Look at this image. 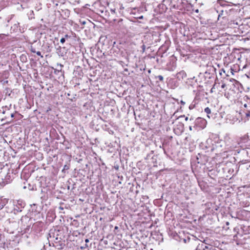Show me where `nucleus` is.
Instances as JSON below:
<instances>
[{
	"label": "nucleus",
	"mask_w": 250,
	"mask_h": 250,
	"mask_svg": "<svg viewBox=\"0 0 250 250\" xmlns=\"http://www.w3.org/2000/svg\"><path fill=\"white\" fill-rule=\"evenodd\" d=\"M207 124V122L205 119L202 118H198L195 120V126L200 129H203L206 127Z\"/></svg>",
	"instance_id": "7ed1b4c3"
},
{
	"label": "nucleus",
	"mask_w": 250,
	"mask_h": 250,
	"mask_svg": "<svg viewBox=\"0 0 250 250\" xmlns=\"http://www.w3.org/2000/svg\"><path fill=\"white\" fill-rule=\"evenodd\" d=\"M239 93V90L235 85H232L228 91V96L227 98L228 99H233L237 98Z\"/></svg>",
	"instance_id": "f03ea898"
},
{
	"label": "nucleus",
	"mask_w": 250,
	"mask_h": 250,
	"mask_svg": "<svg viewBox=\"0 0 250 250\" xmlns=\"http://www.w3.org/2000/svg\"><path fill=\"white\" fill-rule=\"evenodd\" d=\"M157 78H158V79L160 81H163V77L162 76V75H159Z\"/></svg>",
	"instance_id": "1a4fd4ad"
},
{
	"label": "nucleus",
	"mask_w": 250,
	"mask_h": 250,
	"mask_svg": "<svg viewBox=\"0 0 250 250\" xmlns=\"http://www.w3.org/2000/svg\"><path fill=\"white\" fill-rule=\"evenodd\" d=\"M111 13L112 14L116 13V9H111Z\"/></svg>",
	"instance_id": "f8f14e48"
},
{
	"label": "nucleus",
	"mask_w": 250,
	"mask_h": 250,
	"mask_svg": "<svg viewBox=\"0 0 250 250\" xmlns=\"http://www.w3.org/2000/svg\"><path fill=\"white\" fill-rule=\"evenodd\" d=\"M186 120H188V117L186 118Z\"/></svg>",
	"instance_id": "6ab92c4d"
},
{
	"label": "nucleus",
	"mask_w": 250,
	"mask_h": 250,
	"mask_svg": "<svg viewBox=\"0 0 250 250\" xmlns=\"http://www.w3.org/2000/svg\"><path fill=\"white\" fill-rule=\"evenodd\" d=\"M205 112L208 114V118H209V117L208 116V114L211 113V110H210V109L209 107H207L205 108Z\"/></svg>",
	"instance_id": "0eeeda50"
},
{
	"label": "nucleus",
	"mask_w": 250,
	"mask_h": 250,
	"mask_svg": "<svg viewBox=\"0 0 250 250\" xmlns=\"http://www.w3.org/2000/svg\"><path fill=\"white\" fill-rule=\"evenodd\" d=\"M35 53H36V54L38 56H41L42 58L43 57V56L41 55V53L40 51H37V52H36Z\"/></svg>",
	"instance_id": "9b49d317"
},
{
	"label": "nucleus",
	"mask_w": 250,
	"mask_h": 250,
	"mask_svg": "<svg viewBox=\"0 0 250 250\" xmlns=\"http://www.w3.org/2000/svg\"><path fill=\"white\" fill-rule=\"evenodd\" d=\"M31 51L33 53H35L36 51H35V49H33V48H31Z\"/></svg>",
	"instance_id": "4468645a"
},
{
	"label": "nucleus",
	"mask_w": 250,
	"mask_h": 250,
	"mask_svg": "<svg viewBox=\"0 0 250 250\" xmlns=\"http://www.w3.org/2000/svg\"><path fill=\"white\" fill-rule=\"evenodd\" d=\"M163 4L167 6L168 5L170 10L177 9L182 10L183 8V2L179 0H164Z\"/></svg>",
	"instance_id": "f257e3e1"
},
{
	"label": "nucleus",
	"mask_w": 250,
	"mask_h": 250,
	"mask_svg": "<svg viewBox=\"0 0 250 250\" xmlns=\"http://www.w3.org/2000/svg\"><path fill=\"white\" fill-rule=\"evenodd\" d=\"M242 118L245 122L249 121L250 118V111H247L244 113V114L242 115Z\"/></svg>",
	"instance_id": "423d86ee"
},
{
	"label": "nucleus",
	"mask_w": 250,
	"mask_h": 250,
	"mask_svg": "<svg viewBox=\"0 0 250 250\" xmlns=\"http://www.w3.org/2000/svg\"><path fill=\"white\" fill-rule=\"evenodd\" d=\"M189 129H190V130H191L192 128H191V126H190V127H189Z\"/></svg>",
	"instance_id": "a211bd4d"
},
{
	"label": "nucleus",
	"mask_w": 250,
	"mask_h": 250,
	"mask_svg": "<svg viewBox=\"0 0 250 250\" xmlns=\"http://www.w3.org/2000/svg\"><path fill=\"white\" fill-rule=\"evenodd\" d=\"M65 42V38H62L61 40H60V42L62 43H64V42Z\"/></svg>",
	"instance_id": "9d476101"
},
{
	"label": "nucleus",
	"mask_w": 250,
	"mask_h": 250,
	"mask_svg": "<svg viewBox=\"0 0 250 250\" xmlns=\"http://www.w3.org/2000/svg\"><path fill=\"white\" fill-rule=\"evenodd\" d=\"M65 37L66 38H68V35H66L65 36Z\"/></svg>",
	"instance_id": "f3484780"
},
{
	"label": "nucleus",
	"mask_w": 250,
	"mask_h": 250,
	"mask_svg": "<svg viewBox=\"0 0 250 250\" xmlns=\"http://www.w3.org/2000/svg\"><path fill=\"white\" fill-rule=\"evenodd\" d=\"M13 174L12 172H10V170L9 169L4 178V182L6 184L10 183L13 179Z\"/></svg>",
	"instance_id": "20e7f679"
},
{
	"label": "nucleus",
	"mask_w": 250,
	"mask_h": 250,
	"mask_svg": "<svg viewBox=\"0 0 250 250\" xmlns=\"http://www.w3.org/2000/svg\"><path fill=\"white\" fill-rule=\"evenodd\" d=\"M5 168V166L3 162H0V173H1L3 169Z\"/></svg>",
	"instance_id": "6e6552de"
},
{
	"label": "nucleus",
	"mask_w": 250,
	"mask_h": 250,
	"mask_svg": "<svg viewBox=\"0 0 250 250\" xmlns=\"http://www.w3.org/2000/svg\"><path fill=\"white\" fill-rule=\"evenodd\" d=\"M85 242L87 243V242H89V240H88V239H85Z\"/></svg>",
	"instance_id": "2eb2a0df"
},
{
	"label": "nucleus",
	"mask_w": 250,
	"mask_h": 250,
	"mask_svg": "<svg viewBox=\"0 0 250 250\" xmlns=\"http://www.w3.org/2000/svg\"><path fill=\"white\" fill-rule=\"evenodd\" d=\"M11 117H14V114H11Z\"/></svg>",
	"instance_id": "dca6fc26"
},
{
	"label": "nucleus",
	"mask_w": 250,
	"mask_h": 250,
	"mask_svg": "<svg viewBox=\"0 0 250 250\" xmlns=\"http://www.w3.org/2000/svg\"><path fill=\"white\" fill-rule=\"evenodd\" d=\"M225 86H226V84H225V83H223V84H222V85H221V87H222V88H225Z\"/></svg>",
	"instance_id": "ddd939ff"
},
{
	"label": "nucleus",
	"mask_w": 250,
	"mask_h": 250,
	"mask_svg": "<svg viewBox=\"0 0 250 250\" xmlns=\"http://www.w3.org/2000/svg\"><path fill=\"white\" fill-rule=\"evenodd\" d=\"M218 21H220V23L223 26H226L229 23V19L226 17H222L221 15H219Z\"/></svg>",
	"instance_id": "39448f33"
}]
</instances>
